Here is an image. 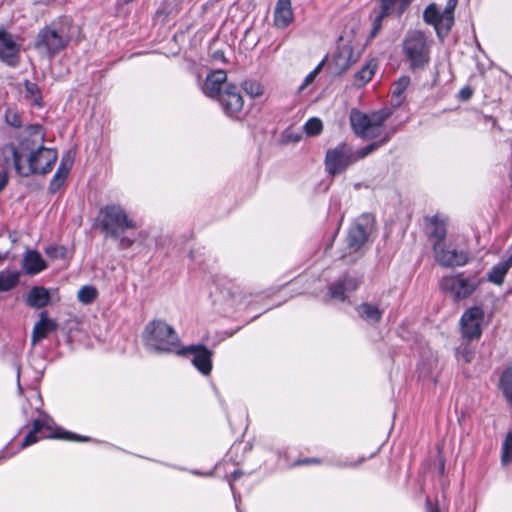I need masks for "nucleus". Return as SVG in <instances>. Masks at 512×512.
Masks as SVG:
<instances>
[{
  "instance_id": "f257e3e1",
  "label": "nucleus",
  "mask_w": 512,
  "mask_h": 512,
  "mask_svg": "<svg viewBox=\"0 0 512 512\" xmlns=\"http://www.w3.org/2000/svg\"><path fill=\"white\" fill-rule=\"evenodd\" d=\"M26 131L29 137L22 139L18 146L13 143L5 144L0 150L1 156L22 177L32 174L46 175L52 170L58 153L55 149L43 146L45 135L41 125H29Z\"/></svg>"
},
{
  "instance_id": "f03ea898",
  "label": "nucleus",
  "mask_w": 512,
  "mask_h": 512,
  "mask_svg": "<svg viewBox=\"0 0 512 512\" xmlns=\"http://www.w3.org/2000/svg\"><path fill=\"white\" fill-rule=\"evenodd\" d=\"M391 116L390 109H381L371 114H366L358 110H352L350 114V122L354 133L362 139L370 140L383 138L387 133H391V137L397 132L396 127L386 129L385 121Z\"/></svg>"
},
{
  "instance_id": "7ed1b4c3",
  "label": "nucleus",
  "mask_w": 512,
  "mask_h": 512,
  "mask_svg": "<svg viewBox=\"0 0 512 512\" xmlns=\"http://www.w3.org/2000/svg\"><path fill=\"white\" fill-rule=\"evenodd\" d=\"M374 230V218L371 214H363L350 226L341 259L346 264L354 263L362 254Z\"/></svg>"
},
{
  "instance_id": "20e7f679",
  "label": "nucleus",
  "mask_w": 512,
  "mask_h": 512,
  "mask_svg": "<svg viewBox=\"0 0 512 512\" xmlns=\"http://www.w3.org/2000/svg\"><path fill=\"white\" fill-rule=\"evenodd\" d=\"M461 344L458 348L460 359L470 363L480 339V307L467 309L460 319Z\"/></svg>"
},
{
  "instance_id": "39448f33",
  "label": "nucleus",
  "mask_w": 512,
  "mask_h": 512,
  "mask_svg": "<svg viewBox=\"0 0 512 512\" xmlns=\"http://www.w3.org/2000/svg\"><path fill=\"white\" fill-rule=\"evenodd\" d=\"M145 345L157 352H177L179 338L172 326L162 320L149 322L143 331Z\"/></svg>"
},
{
  "instance_id": "423d86ee",
  "label": "nucleus",
  "mask_w": 512,
  "mask_h": 512,
  "mask_svg": "<svg viewBox=\"0 0 512 512\" xmlns=\"http://www.w3.org/2000/svg\"><path fill=\"white\" fill-rule=\"evenodd\" d=\"M67 25L52 24L41 29L36 37L35 48L49 58L59 54L70 42Z\"/></svg>"
},
{
  "instance_id": "0eeeda50",
  "label": "nucleus",
  "mask_w": 512,
  "mask_h": 512,
  "mask_svg": "<svg viewBox=\"0 0 512 512\" xmlns=\"http://www.w3.org/2000/svg\"><path fill=\"white\" fill-rule=\"evenodd\" d=\"M101 231L111 238H119L127 229H135L136 223L128 217L125 209L118 204H109L100 210Z\"/></svg>"
},
{
  "instance_id": "6e6552de",
  "label": "nucleus",
  "mask_w": 512,
  "mask_h": 512,
  "mask_svg": "<svg viewBox=\"0 0 512 512\" xmlns=\"http://www.w3.org/2000/svg\"><path fill=\"white\" fill-rule=\"evenodd\" d=\"M440 288L448 293L453 301H461L470 297L480 285L478 272L466 274L464 272L442 277Z\"/></svg>"
},
{
  "instance_id": "1a4fd4ad",
  "label": "nucleus",
  "mask_w": 512,
  "mask_h": 512,
  "mask_svg": "<svg viewBox=\"0 0 512 512\" xmlns=\"http://www.w3.org/2000/svg\"><path fill=\"white\" fill-rule=\"evenodd\" d=\"M405 57L413 70L424 68L430 61V45L421 31H409L403 41Z\"/></svg>"
},
{
  "instance_id": "9d476101",
  "label": "nucleus",
  "mask_w": 512,
  "mask_h": 512,
  "mask_svg": "<svg viewBox=\"0 0 512 512\" xmlns=\"http://www.w3.org/2000/svg\"><path fill=\"white\" fill-rule=\"evenodd\" d=\"M456 4L457 0H448L443 10L434 3L428 5L423 13L424 21L433 25L438 35L443 31L448 33L454 23L453 12Z\"/></svg>"
},
{
  "instance_id": "9b49d317",
  "label": "nucleus",
  "mask_w": 512,
  "mask_h": 512,
  "mask_svg": "<svg viewBox=\"0 0 512 512\" xmlns=\"http://www.w3.org/2000/svg\"><path fill=\"white\" fill-rule=\"evenodd\" d=\"M52 423H53V421L49 417L34 420L33 428L24 438V440L21 444V448H26V447L36 443L40 438H43V437L58 438V439H64V440H75V441H86L87 440V438H82L76 434L62 431L60 429L54 433L51 432L47 435H42L40 437H37V434L42 433L43 430L51 431Z\"/></svg>"
},
{
  "instance_id": "f8f14e48",
  "label": "nucleus",
  "mask_w": 512,
  "mask_h": 512,
  "mask_svg": "<svg viewBox=\"0 0 512 512\" xmlns=\"http://www.w3.org/2000/svg\"><path fill=\"white\" fill-rule=\"evenodd\" d=\"M353 162V150L345 143H341L326 152L325 167L331 175L342 173Z\"/></svg>"
},
{
  "instance_id": "ddd939ff",
  "label": "nucleus",
  "mask_w": 512,
  "mask_h": 512,
  "mask_svg": "<svg viewBox=\"0 0 512 512\" xmlns=\"http://www.w3.org/2000/svg\"><path fill=\"white\" fill-rule=\"evenodd\" d=\"M217 100L226 116L234 119L241 118L244 99L235 85L227 84Z\"/></svg>"
},
{
  "instance_id": "4468645a",
  "label": "nucleus",
  "mask_w": 512,
  "mask_h": 512,
  "mask_svg": "<svg viewBox=\"0 0 512 512\" xmlns=\"http://www.w3.org/2000/svg\"><path fill=\"white\" fill-rule=\"evenodd\" d=\"M435 260L443 267L464 266L470 260V255L463 249L446 247L444 243L433 244Z\"/></svg>"
},
{
  "instance_id": "2eb2a0df",
  "label": "nucleus",
  "mask_w": 512,
  "mask_h": 512,
  "mask_svg": "<svg viewBox=\"0 0 512 512\" xmlns=\"http://www.w3.org/2000/svg\"><path fill=\"white\" fill-rule=\"evenodd\" d=\"M20 45L15 42L13 35L0 29V60L15 67L19 62Z\"/></svg>"
},
{
  "instance_id": "dca6fc26",
  "label": "nucleus",
  "mask_w": 512,
  "mask_h": 512,
  "mask_svg": "<svg viewBox=\"0 0 512 512\" xmlns=\"http://www.w3.org/2000/svg\"><path fill=\"white\" fill-rule=\"evenodd\" d=\"M178 354L190 353L193 355V365L203 374L208 375L212 369V352L205 346L191 345L183 350H178Z\"/></svg>"
},
{
  "instance_id": "f3484780",
  "label": "nucleus",
  "mask_w": 512,
  "mask_h": 512,
  "mask_svg": "<svg viewBox=\"0 0 512 512\" xmlns=\"http://www.w3.org/2000/svg\"><path fill=\"white\" fill-rule=\"evenodd\" d=\"M358 285L359 281L357 278L344 275L330 285L328 295L332 299L344 301L347 294L356 290Z\"/></svg>"
},
{
  "instance_id": "a211bd4d",
  "label": "nucleus",
  "mask_w": 512,
  "mask_h": 512,
  "mask_svg": "<svg viewBox=\"0 0 512 512\" xmlns=\"http://www.w3.org/2000/svg\"><path fill=\"white\" fill-rule=\"evenodd\" d=\"M227 75L224 70H216L207 75L203 84V93L211 98L219 97L223 92L222 85L226 82Z\"/></svg>"
},
{
  "instance_id": "6ab92c4d",
  "label": "nucleus",
  "mask_w": 512,
  "mask_h": 512,
  "mask_svg": "<svg viewBox=\"0 0 512 512\" xmlns=\"http://www.w3.org/2000/svg\"><path fill=\"white\" fill-rule=\"evenodd\" d=\"M57 323L49 319L47 316V312H41L39 320L35 323L32 334H31V343L32 345H36L38 342L42 341L44 338L48 336L49 333L55 331L57 329Z\"/></svg>"
},
{
  "instance_id": "aec40b11",
  "label": "nucleus",
  "mask_w": 512,
  "mask_h": 512,
  "mask_svg": "<svg viewBox=\"0 0 512 512\" xmlns=\"http://www.w3.org/2000/svg\"><path fill=\"white\" fill-rule=\"evenodd\" d=\"M293 21L291 0H278L274 9V24L284 29Z\"/></svg>"
},
{
  "instance_id": "412c9836",
  "label": "nucleus",
  "mask_w": 512,
  "mask_h": 512,
  "mask_svg": "<svg viewBox=\"0 0 512 512\" xmlns=\"http://www.w3.org/2000/svg\"><path fill=\"white\" fill-rule=\"evenodd\" d=\"M23 268L27 274L34 275L44 270L46 263L39 252L29 250L23 258Z\"/></svg>"
},
{
  "instance_id": "4be33fe9",
  "label": "nucleus",
  "mask_w": 512,
  "mask_h": 512,
  "mask_svg": "<svg viewBox=\"0 0 512 512\" xmlns=\"http://www.w3.org/2000/svg\"><path fill=\"white\" fill-rule=\"evenodd\" d=\"M511 267L512 253L492 267L491 271L487 274V280L495 285H501Z\"/></svg>"
},
{
  "instance_id": "5701e85b",
  "label": "nucleus",
  "mask_w": 512,
  "mask_h": 512,
  "mask_svg": "<svg viewBox=\"0 0 512 512\" xmlns=\"http://www.w3.org/2000/svg\"><path fill=\"white\" fill-rule=\"evenodd\" d=\"M447 221L445 218H440L438 215H434L429 218L428 234L434 239L433 244L443 243L447 233Z\"/></svg>"
},
{
  "instance_id": "b1692460",
  "label": "nucleus",
  "mask_w": 512,
  "mask_h": 512,
  "mask_svg": "<svg viewBox=\"0 0 512 512\" xmlns=\"http://www.w3.org/2000/svg\"><path fill=\"white\" fill-rule=\"evenodd\" d=\"M414 0H378L384 14L401 17Z\"/></svg>"
},
{
  "instance_id": "393cba45",
  "label": "nucleus",
  "mask_w": 512,
  "mask_h": 512,
  "mask_svg": "<svg viewBox=\"0 0 512 512\" xmlns=\"http://www.w3.org/2000/svg\"><path fill=\"white\" fill-rule=\"evenodd\" d=\"M498 387L512 413V365L505 367L500 374Z\"/></svg>"
},
{
  "instance_id": "a878e982",
  "label": "nucleus",
  "mask_w": 512,
  "mask_h": 512,
  "mask_svg": "<svg viewBox=\"0 0 512 512\" xmlns=\"http://www.w3.org/2000/svg\"><path fill=\"white\" fill-rule=\"evenodd\" d=\"M50 300L49 291L44 287L35 286L31 288L27 295V303L34 308L45 307Z\"/></svg>"
},
{
  "instance_id": "bb28decb",
  "label": "nucleus",
  "mask_w": 512,
  "mask_h": 512,
  "mask_svg": "<svg viewBox=\"0 0 512 512\" xmlns=\"http://www.w3.org/2000/svg\"><path fill=\"white\" fill-rule=\"evenodd\" d=\"M377 69V62L370 60L366 65L362 67L354 76V85L361 87L367 84L375 74Z\"/></svg>"
},
{
  "instance_id": "cd10ccee",
  "label": "nucleus",
  "mask_w": 512,
  "mask_h": 512,
  "mask_svg": "<svg viewBox=\"0 0 512 512\" xmlns=\"http://www.w3.org/2000/svg\"><path fill=\"white\" fill-rule=\"evenodd\" d=\"M357 311L361 318L371 323H378L382 317V311L370 303L359 305Z\"/></svg>"
},
{
  "instance_id": "c85d7f7f",
  "label": "nucleus",
  "mask_w": 512,
  "mask_h": 512,
  "mask_svg": "<svg viewBox=\"0 0 512 512\" xmlns=\"http://www.w3.org/2000/svg\"><path fill=\"white\" fill-rule=\"evenodd\" d=\"M391 139V133H387L381 138L380 140H376L369 145L362 147L361 149L357 151H353V158L354 162L360 159L365 158L369 154H371L373 151L377 150L384 144H386Z\"/></svg>"
},
{
  "instance_id": "c756f323",
  "label": "nucleus",
  "mask_w": 512,
  "mask_h": 512,
  "mask_svg": "<svg viewBox=\"0 0 512 512\" xmlns=\"http://www.w3.org/2000/svg\"><path fill=\"white\" fill-rule=\"evenodd\" d=\"M20 273L17 271L0 272V292H7L15 288L19 282Z\"/></svg>"
},
{
  "instance_id": "7c9ffc66",
  "label": "nucleus",
  "mask_w": 512,
  "mask_h": 512,
  "mask_svg": "<svg viewBox=\"0 0 512 512\" xmlns=\"http://www.w3.org/2000/svg\"><path fill=\"white\" fill-rule=\"evenodd\" d=\"M410 84V78L408 76L400 77L392 87V101L396 105H400L403 101L402 95Z\"/></svg>"
},
{
  "instance_id": "2f4dec72",
  "label": "nucleus",
  "mask_w": 512,
  "mask_h": 512,
  "mask_svg": "<svg viewBox=\"0 0 512 512\" xmlns=\"http://www.w3.org/2000/svg\"><path fill=\"white\" fill-rule=\"evenodd\" d=\"M512 463V431L506 434L501 447V464L506 466Z\"/></svg>"
},
{
  "instance_id": "473e14b6",
  "label": "nucleus",
  "mask_w": 512,
  "mask_h": 512,
  "mask_svg": "<svg viewBox=\"0 0 512 512\" xmlns=\"http://www.w3.org/2000/svg\"><path fill=\"white\" fill-rule=\"evenodd\" d=\"M5 122L13 128H20L22 126V118L19 111L13 107H8L4 114Z\"/></svg>"
},
{
  "instance_id": "72a5a7b5",
  "label": "nucleus",
  "mask_w": 512,
  "mask_h": 512,
  "mask_svg": "<svg viewBox=\"0 0 512 512\" xmlns=\"http://www.w3.org/2000/svg\"><path fill=\"white\" fill-rule=\"evenodd\" d=\"M78 300L83 304L92 303L97 297V290L92 286H83L78 291Z\"/></svg>"
},
{
  "instance_id": "f704fd0d",
  "label": "nucleus",
  "mask_w": 512,
  "mask_h": 512,
  "mask_svg": "<svg viewBox=\"0 0 512 512\" xmlns=\"http://www.w3.org/2000/svg\"><path fill=\"white\" fill-rule=\"evenodd\" d=\"M303 129L308 136H317L321 133L323 124L319 118L313 117L304 124Z\"/></svg>"
},
{
  "instance_id": "c9c22d12",
  "label": "nucleus",
  "mask_w": 512,
  "mask_h": 512,
  "mask_svg": "<svg viewBox=\"0 0 512 512\" xmlns=\"http://www.w3.org/2000/svg\"><path fill=\"white\" fill-rule=\"evenodd\" d=\"M68 174L69 173L67 171L61 170V168L58 167L56 173L50 181L49 190L51 193H55L61 188Z\"/></svg>"
},
{
  "instance_id": "e433bc0d",
  "label": "nucleus",
  "mask_w": 512,
  "mask_h": 512,
  "mask_svg": "<svg viewBox=\"0 0 512 512\" xmlns=\"http://www.w3.org/2000/svg\"><path fill=\"white\" fill-rule=\"evenodd\" d=\"M25 90L27 94L33 99L34 104L37 106L42 105V96L40 89L36 83L25 81Z\"/></svg>"
},
{
  "instance_id": "4c0bfd02",
  "label": "nucleus",
  "mask_w": 512,
  "mask_h": 512,
  "mask_svg": "<svg viewBox=\"0 0 512 512\" xmlns=\"http://www.w3.org/2000/svg\"><path fill=\"white\" fill-rule=\"evenodd\" d=\"M390 16L389 14H384V11L380 10L377 15L375 16V18L373 19V22H372V29H371V32H370V37L371 38H374L378 33L379 31L381 30L382 28V22H383V19Z\"/></svg>"
},
{
  "instance_id": "58836bf2",
  "label": "nucleus",
  "mask_w": 512,
  "mask_h": 512,
  "mask_svg": "<svg viewBox=\"0 0 512 512\" xmlns=\"http://www.w3.org/2000/svg\"><path fill=\"white\" fill-rule=\"evenodd\" d=\"M74 157H75L74 151L68 150L62 156L61 162L59 164V168H61V170L67 171L69 173L72 168V165L74 163Z\"/></svg>"
},
{
  "instance_id": "ea45409f",
  "label": "nucleus",
  "mask_w": 512,
  "mask_h": 512,
  "mask_svg": "<svg viewBox=\"0 0 512 512\" xmlns=\"http://www.w3.org/2000/svg\"><path fill=\"white\" fill-rule=\"evenodd\" d=\"M66 252V248L63 246H48L45 249L46 255L53 259L64 258L66 256Z\"/></svg>"
},
{
  "instance_id": "a19ab883",
  "label": "nucleus",
  "mask_w": 512,
  "mask_h": 512,
  "mask_svg": "<svg viewBox=\"0 0 512 512\" xmlns=\"http://www.w3.org/2000/svg\"><path fill=\"white\" fill-rule=\"evenodd\" d=\"M243 89L251 96H259L262 94V87L259 83L253 81H245L243 83Z\"/></svg>"
},
{
  "instance_id": "79ce46f5",
  "label": "nucleus",
  "mask_w": 512,
  "mask_h": 512,
  "mask_svg": "<svg viewBox=\"0 0 512 512\" xmlns=\"http://www.w3.org/2000/svg\"><path fill=\"white\" fill-rule=\"evenodd\" d=\"M228 295L233 303H240L244 298L243 290L238 285H233L228 289Z\"/></svg>"
},
{
  "instance_id": "37998d69",
  "label": "nucleus",
  "mask_w": 512,
  "mask_h": 512,
  "mask_svg": "<svg viewBox=\"0 0 512 512\" xmlns=\"http://www.w3.org/2000/svg\"><path fill=\"white\" fill-rule=\"evenodd\" d=\"M351 57H352V48L350 46H343L342 49L340 50L337 61L340 64V60L342 58L343 59L347 58L345 64H343V68H348L350 66L351 62L355 61V60H351Z\"/></svg>"
},
{
  "instance_id": "c03bdc74",
  "label": "nucleus",
  "mask_w": 512,
  "mask_h": 512,
  "mask_svg": "<svg viewBox=\"0 0 512 512\" xmlns=\"http://www.w3.org/2000/svg\"><path fill=\"white\" fill-rule=\"evenodd\" d=\"M115 240H118V247L120 249H128L130 248L135 240L126 236H123V234H120L119 238H114Z\"/></svg>"
},
{
  "instance_id": "a18cd8bd",
  "label": "nucleus",
  "mask_w": 512,
  "mask_h": 512,
  "mask_svg": "<svg viewBox=\"0 0 512 512\" xmlns=\"http://www.w3.org/2000/svg\"><path fill=\"white\" fill-rule=\"evenodd\" d=\"M322 62L312 71L310 72L306 78H305V81H304V86L305 85H309L310 83L313 82V80L315 79L316 75L319 73V71L321 70V67H322Z\"/></svg>"
},
{
  "instance_id": "49530a36",
  "label": "nucleus",
  "mask_w": 512,
  "mask_h": 512,
  "mask_svg": "<svg viewBox=\"0 0 512 512\" xmlns=\"http://www.w3.org/2000/svg\"><path fill=\"white\" fill-rule=\"evenodd\" d=\"M473 94V91L470 87H464L462 88L459 93H458V97L461 99V100H468L470 99V97L472 96Z\"/></svg>"
},
{
  "instance_id": "de8ad7c7",
  "label": "nucleus",
  "mask_w": 512,
  "mask_h": 512,
  "mask_svg": "<svg viewBox=\"0 0 512 512\" xmlns=\"http://www.w3.org/2000/svg\"><path fill=\"white\" fill-rule=\"evenodd\" d=\"M321 460L319 458H306L298 462V464H320Z\"/></svg>"
},
{
  "instance_id": "09e8293b",
  "label": "nucleus",
  "mask_w": 512,
  "mask_h": 512,
  "mask_svg": "<svg viewBox=\"0 0 512 512\" xmlns=\"http://www.w3.org/2000/svg\"><path fill=\"white\" fill-rule=\"evenodd\" d=\"M426 509L427 512H440L438 506H433L429 498L426 499Z\"/></svg>"
},
{
  "instance_id": "8fccbe9b",
  "label": "nucleus",
  "mask_w": 512,
  "mask_h": 512,
  "mask_svg": "<svg viewBox=\"0 0 512 512\" xmlns=\"http://www.w3.org/2000/svg\"><path fill=\"white\" fill-rule=\"evenodd\" d=\"M7 182H8V180L6 177H2L0 179V191L5 188V186L7 185Z\"/></svg>"
},
{
  "instance_id": "3c124183",
  "label": "nucleus",
  "mask_w": 512,
  "mask_h": 512,
  "mask_svg": "<svg viewBox=\"0 0 512 512\" xmlns=\"http://www.w3.org/2000/svg\"><path fill=\"white\" fill-rule=\"evenodd\" d=\"M241 476V472L240 471H234L231 475L232 479L233 480H236L237 478H239Z\"/></svg>"
},
{
  "instance_id": "603ef678",
  "label": "nucleus",
  "mask_w": 512,
  "mask_h": 512,
  "mask_svg": "<svg viewBox=\"0 0 512 512\" xmlns=\"http://www.w3.org/2000/svg\"><path fill=\"white\" fill-rule=\"evenodd\" d=\"M300 137L294 136V141H298Z\"/></svg>"
},
{
  "instance_id": "864d4df0",
  "label": "nucleus",
  "mask_w": 512,
  "mask_h": 512,
  "mask_svg": "<svg viewBox=\"0 0 512 512\" xmlns=\"http://www.w3.org/2000/svg\"><path fill=\"white\" fill-rule=\"evenodd\" d=\"M2 259H3V257H2V255L0 254V260H2Z\"/></svg>"
}]
</instances>
